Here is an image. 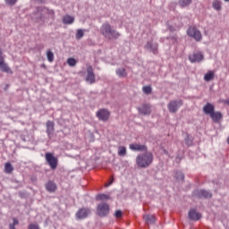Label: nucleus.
<instances>
[{
    "label": "nucleus",
    "instance_id": "obj_1",
    "mask_svg": "<svg viewBox=\"0 0 229 229\" xmlns=\"http://www.w3.org/2000/svg\"><path fill=\"white\" fill-rule=\"evenodd\" d=\"M150 164H153V154L151 152L139 154L136 157V165H138V167L146 169V167H149Z\"/></svg>",
    "mask_w": 229,
    "mask_h": 229
},
{
    "label": "nucleus",
    "instance_id": "obj_2",
    "mask_svg": "<svg viewBox=\"0 0 229 229\" xmlns=\"http://www.w3.org/2000/svg\"><path fill=\"white\" fill-rule=\"evenodd\" d=\"M100 32L105 38L112 40V38L117 39L121 37V34L115 30L112 29V26L109 23H104L100 28Z\"/></svg>",
    "mask_w": 229,
    "mask_h": 229
},
{
    "label": "nucleus",
    "instance_id": "obj_3",
    "mask_svg": "<svg viewBox=\"0 0 229 229\" xmlns=\"http://www.w3.org/2000/svg\"><path fill=\"white\" fill-rule=\"evenodd\" d=\"M97 214L99 217H106L110 214V206L106 203H100L97 207Z\"/></svg>",
    "mask_w": 229,
    "mask_h": 229
},
{
    "label": "nucleus",
    "instance_id": "obj_4",
    "mask_svg": "<svg viewBox=\"0 0 229 229\" xmlns=\"http://www.w3.org/2000/svg\"><path fill=\"white\" fill-rule=\"evenodd\" d=\"M187 35L188 37H191V38H194L196 42H200L201 38H203V37L201 36V32L198 29H196V27H190L187 30Z\"/></svg>",
    "mask_w": 229,
    "mask_h": 229
},
{
    "label": "nucleus",
    "instance_id": "obj_5",
    "mask_svg": "<svg viewBox=\"0 0 229 229\" xmlns=\"http://www.w3.org/2000/svg\"><path fill=\"white\" fill-rule=\"evenodd\" d=\"M0 71L2 72H7V74H13V71L10 69V66L4 63V57L3 56V50L0 48Z\"/></svg>",
    "mask_w": 229,
    "mask_h": 229
},
{
    "label": "nucleus",
    "instance_id": "obj_6",
    "mask_svg": "<svg viewBox=\"0 0 229 229\" xmlns=\"http://www.w3.org/2000/svg\"><path fill=\"white\" fill-rule=\"evenodd\" d=\"M182 105H183V102L182 100H172L167 105V107L169 112H171V114H176L180 106H182Z\"/></svg>",
    "mask_w": 229,
    "mask_h": 229
},
{
    "label": "nucleus",
    "instance_id": "obj_7",
    "mask_svg": "<svg viewBox=\"0 0 229 229\" xmlns=\"http://www.w3.org/2000/svg\"><path fill=\"white\" fill-rule=\"evenodd\" d=\"M45 158H46L48 165H50L51 169H56V167L58 165V159L56 157H55V156H53L51 153L47 152L45 154Z\"/></svg>",
    "mask_w": 229,
    "mask_h": 229
},
{
    "label": "nucleus",
    "instance_id": "obj_8",
    "mask_svg": "<svg viewBox=\"0 0 229 229\" xmlns=\"http://www.w3.org/2000/svg\"><path fill=\"white\" fill-rule=\"evenodd\" d=\"M96 116L99 121L106 122L108 121V119H110V111H108L107 109H99L96 113Z\"/></svg>",
    "mask_w": 229,
    "mask_h": 229
},
{
    "label": "nucleus",
    "instance_id": "obj_9",
    "mask_svg": "<svg viewBox=\"0 0 229 229\" xmlns=\"http://www.w3.org/2000/svg\"><path fill=\"white\" fill-rule=\"evenodd\" d=\"M87 72L88 75L86 77V81L90 84L96 83V75L94 74V70L92 69V66L87 67Z\"/></svg>",
    "mask_w": 229,
    "mask_h": 229
},
{
    "label": "nucleus",
    "instance_id": "obj_10",
    "mask_svg": "<svg viewBox=\"0 0 229 229\" xmlns=\"http://www.w3.org/2000/svg\"><path fill=\"white\" fill-rule=\"evenodd\" d=\"M89 214H90V210L89 208H82L77 211L76 217L78 219H85Z\"/></svg>",
    "mask_w": 229,
    "mask_h": 229
},
{
    "label": "nucleus",
    "instance_id": "obj_11",
    "mask_svg": "<svg viewBox=\"0 0 229 229\" xmlns=\"http://www.w3.org/2000/svg\"><path fill=\"white\" fill-rule=\"evenodd\" d=\"M189 60L191 64H196V62H201L203 60V54L200 52L194 53L189 56Z\"/></svg>",
    "mask_w": 229,
    "mask_h": 229
},
{
    "label": "nucleus",
    "instance_id": "obj_12",
    "mask_svg": "<svg viewBox=\"0 0 229 229\" xmlns=\"http://www.w3.org/2000/svg\"><path fill=\"white\" fill-rule=\"evenodd\" d=\"M129 148L131 151H148V147H146V145H140L139 143H132Z\"/></svg>",
    "mask_w": 229,
    "mask_h": 229
},
{
    "label": "nucleus",
    "instance_id": "obj_13",
    "mask_svg": "<svg viewBox=\"0 0 229 229\" xmlns=\"http://www.w3.org/2000/svg\"><path fill=\"white\" fill-rule=\"evenodd\" d=\"M145 48L148 49V51L153 52L154 55H157V53H158V44H153V41L147 42Z\"/></svg>",
    "mask_w": 229,
    "mask_h": 229
},
{
    "label": "nucleus",
    "instance_id": "obj_14",
    "mask_svg": "<svg viewBox=\"0 0 229 229\" xmlns=\"http://www.w3.org/2000/svg\"><path fill=\"white\" fill-rule=\"evenodd\" d=\"M145 48L148 49V51L153 52L154 55H157V53H158V44H153V41L147 42Z\"/></svg>",
    "mask_w": 229,
    "mask_h": 229
},
{
    "label": "nucleus",
    "instance_id": "obj_15",
    "mask_svg": "<svg viewBox=\"0 0 229 229\" xmlns=\"http://www.w3.org/2000/svg\"><path fill=\"white\" fill-rule=\"evenodd\" d=\"M140 114H142L143 115H150L151 114V106L145 104L141 107L138 108Z\"/></svg>",
    "mask_w": 229,
    "mask_h": 229
},
{
    "label": "nucleus",
    "instance_id": "obj_16",
    "mask_svg": "<svg viewBox=\"0 0 229 229\" xmlns=\"http://www.w3.org/2000/svg\"><path fill=\"white\" fill-rule=\"evenodd\" d=\"M189 218L191 219V221H199V219H201V214L198 213L196 209H191L189 211Z\"/></svg>",
    "mask_w": 229,
    "mask_h": 229
},
{
    "label": "nucleus",
    "instance_id": "obj_17",
    "mask_svg": "<svg viewBox=\"0 0 229 229\" xmlns=\"http://www.w3.org/2000/svg\"><path fill=\"white\" fill-rule=\"evenodd\" d=\"M213 123H219L223 119V114L221 112H213L210 115Z\"/></svg>",
    "mask_w": 229,
    "mask_h": 229
},
{
    "label": "nucleus",
    "instance_id": "obj_18",
    "mask_svg": "<svg viewBox=\"0 0 229 229\" xmlns=\"http://www.w3.org/2000/svg\"><path fill=\"white\" fill-rule=\"evenodd\" d=\"M203 112L206 114V115H210L214 112V105L211 103H207L203 106Z\"/></svg>",
    "mask_w": 229,
    "mask_h": 229
},
{
    "label": "nucleus",
    "instance_id": "obj_19",
    "mask_svg": "<svg viewBox=\"0 0 229 229\" xmlns=\"http://www.w3.org/2000/svg\"><path fill=\"white\" fill-rule=\"evenodd\" d=\"M45 187L48 192H55L56 191V183H55L53 181L47 182Z\"/></svg>",
    "mask_w": 229,
    "mask_h": 229
},
{
    "label": "nucleus",
    "instance_id": "obj_20",
    "mask_svg": "<svg viewBox=\"0 0 229 229\" xmlns=\"http://www.w3.org/2000/svg\"><path fill=\"white\" fill-rule=\"evenodd\" d=\"M143 219L147 225H155L156 218L153 215H145L143 216Z\"/></svg>",
    "mask_w": 229,
    "mask_h": 229
},
{
    "label": "nucleus",
    "instance_id": "obj_21",
    "mask_svg": "<svg viewBox=\"0 0 229 229\" xmlns=\"http://www.w3.org/2000/svg\"><path fill=\"white\" fill-rule=\"evenodd\" d=\"M216 76V72L215 71H208L205 75H204V80L206 81H212Z\"/></svg>",
    "mask_w": 229,
    "mask_h": 229
},
{
    "label": "nucleus",
    "instance_id": "obj_22",
    "mask_svg": "<svg viewBox=\"0 0 229 229\" xmlns=\"http://www.w3.org/2000/svg\"><path fill=\"white\" fill-rule=\"evenodd\" d=\"M115 73L119 78H126L128 76V72H126V69L124 68H118L115 71Z\"/></svg>",
    "mask_w": 229,
    "mask_h": 229
},
{
    "label": "nucleus",
    "instance_id": "obj_23",
    "mask_svg": "<svg viewBox=\"0 0 229 229\" xmlns=\"http://www.w3.org/2000/svg\"><path fill=\"white\" fill-rule=\"evenodd\" d=\"M55 131V123L51 121L47 122V133L50 135V133H53Z\"/></svg>",
    "mask_w": 229,
    "mask_h": 229
},
{
    "label": "nucleus",
    "instance_id": "obj_24",
    "mask_svg": "<svg viewBox=\"0 0 229 229\" xmlns=\"http://www.w3.org/2000/svg\"><path fill=\"white\" fill-rule=\"evenodd\" d=\"M63 22L64 24H72V22H74V17L71 15H65L63 17Z\"/></svg>",
    "mask_w": 229,
    "mask_h": 229
},
{
    "label": "nucleus",
    "instance_id": "obj_25",
    "mask_svg": "<svg viewBox=\"0 0 229 229\" xmlns=\"http://www.w3.org/2000/svg\"><path fill=\"white\" fill-rule=\"evenodd\" d=\"M4 173H6L7 174H12V173H13V166L11 163H5Z\"/></svg>",
    "mask_w": 229,
    "mask_h": 229
},
{
    "label": "nucleus",
    "instance_id": "obj_26",
    "mask_svg": "<svg viewBox=\"0 0 229 229\" xmlns=\"http://www.w3.org/2000/svg\"><path fill=\"white\" fill-rule=\"evenodd\" d=\"M97 201H106V199H110V196L102 193V194H98L96 197Z\"/></svg>",
    "mask_w": 229,
    "mask_h": 229
},
{
    "label": "nucleus",
    "instance_id": "obj_27",
    "mask_svg": "<svg viewBox=\"0 0 229 229\" xmlns=\"http://www.w3.org/2000/svg\"><path fill=\"white\" fill-rule=\"evenodd\" d=\"M199 196L202 198H212V193L205 190H200L199 192Z\"/></svg>",
    "mask_w": 229,
    "mask_h": 229
},
{
    "label": "nucleus",
    "instance_id": "obj_28",
    "mask_svg": "<svg viewBox=\"0 0 229 229\" xmlns=\"http://www.w3.org/2000/svg\"><path fill=\"white\" fill-rule=\"evenodd\" d=\"M192 3V0H179V4L182 8H185V6H189Z\"/></svg>",
    "mask_w": 229,
    "mask_h": 229
},
{
    "label": "nucleus",
    "instance_id": "obj_29",
    "mask_svg": "<svg viewBox=\"0 0 229 229\" xmlns=\"http://www.w3.org/2000/svg\"><path fill=\"white\" fill-rule=\"evenodd\" d=\"M213 8L219 12L221 10V1L219 0H215L212 4Z\"/></svg>",
    "mask_w": 229,
    "mask_h": 229
},
{
    "label": "nucleus",
    "instance_id": "obj_30",
    "mask_svg": "<svg viewBox=\"0 0 229 229\" xmlns=\"http://www.w3.org/2000/svg\"><path fill=\"white\" fill-rule=\"evenodd\" d=\"M47 58L49 62H54L55 61V54L51 50L47 51Z\"/></svg>",
    "mask_w": 229,
    "mask_h": 229
},
{
    "label": "nucleus",
    "instance_id": "obj_31",
    "mask_svg": "<svg viewBox=\"0 0 229 229\" xmlns=\"http://www.w3.org/2000/svg\"><path fill=\"white\" fill-rule=\"evenodd\" d=\"M83 35H84L83 30L79 29V30H77V32H76V35H75V38L77 40H80V39L83 38Z\"/></svg>",
    "mask_w": 229,
    "mask_h": 229
},
{
    "label": "nucleus",
    "instance_id": "obj_32",
    "mask_svg": "<svg viewBox=\"0 0 229 229\" xmlns=\"http://www.w3.org/2000/svg\"><path fill=\"white\" fill-rule=\"evenodd\" d=\"M175 178L178 180V182H183L185 175L182 172H176L175 173Z\"/></svg>",
    "mask_w": 229,
    "mask_h": 229
},
{
    "label": "nucleus",
    "instance_id": "obj_33",
    "mask_svg": "<svg viewBox=\"0 0 229 229\" xmlns=\"http://www.w3.org/2000/svg\"><path fill=\"white\" fill-rule=\"evenodd\" d=\"M118 155H119V157L126 156V147H119Z\"/></svg>",
    "mask_w": 229,
    "mask_h": 229
},
{
    "label": "nucleus",
    "instance_id": "obj_34",
    "mask_svg": "<svg viewBox=\"0 0 229 229\" xmlns=\"http://www.w3.org/2000/svg\"><path fill=\"white\" fill-rule=\"evenodd\" d=\"M143 93L148 96V94H151L152 89L151 86H143L142 88Z\"/></svg>",
    "mask_w": 229,
    "mask_h": 229
},
{
    "label": "nucleus",
    "instance_id": "obj_35",
    "mask_svg": "<svg viewBox=\"0 0 229 229\" xmlns=\"http://www.w3.org/2000/svg\"><path fill=\"white\" fill-rule=\"evenodd\" d=\"M38 12H40L41 15H46V13H54L53 11H49V9L44 7V8H39Z\"/></svg>",
    "mask_w": 229,
    "mask_h": 229
},
{
    "label": "nucleus",
    "instance_id": "obj_36",
    "mask_svg": "<svg viewBox=\"0 0 229 229\" xmlns=\"http://www.w3.org/2000/svg\"><path fill=\"white\" fill-rule=\"evenodd\" d=\"M67 64L70 67H74V65H76V59L70 57L67 59Z\"/></svg>",
    "mask_w": 229,
    "mask_h": 229
},
{
    "label": "nucleus",
    "instance_id": "obj_37",
    "mask_svg": "<svg viewBox=\"0 0 229 229\" xmlns=\"http://www.w3.org/2000/svg\"><path fill=\"white\" fill-rule=\"evenodd\" d=\"M114 217H116L117 219L123 217V211L116 210L115 213H114Z\"/></svg>",
    "mask_w": 229,
    "mask_h": 229
},
{
    "label": "nucleus",
    "instance_id": "obj_38",
    "mask_svg": "<svg viewBox=\"0 0 229 229\" xmlns=\"http://www.w3.org/2000/svg\"><path fill=\"white\" fill-rule=\"evenodd\" d=\"M28 229H40V227L38 226V225L30 224L29 225Z\"/></svg>",
    "mask_w": 229,
    "mask_h": 229
},
{
    "label": "nucleus",
    "instance_id": "obj_39",
    "mask_svg": "<svg viewBox=\"0 0 229 229\" xmlns=\"http://www.w3.org/2000/svg\"><path fill=\"white\" fill-rule=\"evenodd\" d=\"M6 4H10V6H13L17 3V0H5Z\"/></svg>",
    "mask_w": 229,
    "mask_h": 229
},
{
    "label": "nucleus",
    "instance_id": "obj_40",
    "mask_svg": "<svg viewBox=\"0 0 229 229\" xmlns=\"http://www.w3.org/2000/svg\"><path fill=\"white\" fill-rule=\"evenodd\" d=\"M189 140H190V138H189V135H188V136L185 138V142H186V144H187L188 146L191 144V141H190Z\"/></svg>",
    "mask_w": 229,
    "mask_h": 229
},
{
    "label": "nucleus",
    "instance_id": "obj_41",
    "mask_svg": "<svg viewBox=\"0 0 229 229\" xmlns=\"http://www.w3.org/2000/svg\"><path fill=\"white\" fill-rule=\"evenodd\" d=\"M13 225H14V226H16V225H19V220H17L16 218H13Z\"/></svg>",
    "mask_w": 229,
    "mask_h": 229
},
{
    "label": "nucleus",
    "instance_id": "obj_42",
    "mask_svg": "<svg viewBox=\"0 0 229 229\" xmlns=\"http://www.w3.org/2000/svg\"><path fill=\"white\" fill-rule=\"evenodd\" d=\"M9 228L10 229H15V225L13 224H10Z\"/></svg>",
    "mask_w": 229,
    "mask_h": 229
},
{
    "label": "nucleus",
    "instance_id": "obj_43",
    "mask_svg": "<svg viewBox=\"0 0 229 229\" xmlns=\"http://www.w3.org/2000/svg\"><path fill=\"white\" fill-rule=\"evenodd\" d=\"M112 183H114V177H112V180H111V182L107 184V187H108V185H112Z\"/></svg>",
    "mask_w": 229,
    "mask_h": 229
},
{
    "label": "nucleus",
    "instance_id": "obj_44",
    "mask_svg": "<svg viewBox=\"0 0 229 229\" xmlns=\"http://www.w3.org/2000/svg\"><path fill=\"white\" fill-rule=\"evenodd\" d=\"M224 103H225V105H229V99L225 100Z\"/></svg>",
    "mask_w": 229,
    "mask_h": 229
},
{
    "label": "nucleus",
    "instance_id": "obj_45",
    "mask_svg": "<svg viewBox=\"0 0 229 229\" xmlns=\"http://www.w3.org/2000/svg\"><path fill=\"white\" fill-rule=\"evenodd\" d=\"M224 1H225V3H228L229 0H224Z\"/></svg>",
    "mask_w": 229,
    "mask_h": 229
}]
</instances>
